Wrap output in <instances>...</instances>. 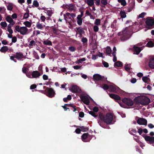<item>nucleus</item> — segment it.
Instances as JSON below:
<instances>
[{"instance_id": "obj_1", "label": "nucleus", "mask_w": 154, "mask_h": 154, "mask_svg": "<svg viewBox=\"0 0 154 154\" xmlns=\"http://www.w3.org/2000/svg\"><path fill=\"white\" fill-rule=\"evenodd\" d=\"M112 119L113 116L111 114H107L105 116L103 113L100 112L99 113L98 119H97V121L99 125L101 127H103L105 123L110 124Z\"/></svg>"}, {"instance_id": "obj_2", "label": "nucleus", "mask_w": 154, "mask_h": 154, "mask_svg": "<svg viewBox=\"0 0 154 154\" xmlns=\"http://www.w3.org/2000/svg\"><path fill=\"white\" fill-rule=\"evenodd\" d=\"M134 100H136L137 102L143 105H148L150 102V99L146 97H136Z\"/></svg>"}, {"instance_id": "obj_3", "label": "nucleus", "mask_w": 154, "mask_h": 154, "mask_svg": "<svg viewBox=\"0 0 154 154\" xmlns=\"http://www.w3.org/2000/svg\"><path fill=\"white\" fill-rule=\"evenodd\" d=\"M15 29L23 35H26L28 31V29L26 27H20L19 25L16 26L15 28Z\"/></svg>"}, {"instance_id": "obj_4", "label": "nucleus", "mask_w": 154, "mask_h": 154, "mask_svg": "<svg viewBox=\"0 0 154 154\" xmlns=\"http://www.w3.org/2000/svg\"><path fill=\"white\" fill-rule=\"evenodd\" d=\"M145 23L148 29H151L154 28V19L152 17H148L146 18Z\"/></svg>"}, {"instance_id": "obj_5", "label": "nucleus", "mask_w": 154, "mask_h": 154, "mask_svg": "<svg viewBox=\"0 0 154 154\" xmlns=\"http://www.w3.org/2000/svg\"><path fill=\"white\" fill-rule=\"evenodd\" d=\"M118 35L119 36H121L120 39L122 41H124L128 38V33L126 29L123 30L122 32H119Z\"/></svg>"}, {"instance_id": "obj_6", "label": "nucleus", "mask_w": 154, "mask_h": 154, "mask_svg": "<svg viewBox=\"0 0 154 154\" xmlns=\"http://www.w3.org/2000/svg\"><path fill=\"white\" fill-rule=\"evenodd\" d=\"M45 88H46L45 90L46 95L50 98L54 97L55 94V93L54 89L51 88H49L45 86H44V89Z\"/></svg>"}, {"instance_id": "obj_7", "label": "nucleus", "mask_w": 154, "mask_h": 154, "mask_svg": "<svg viewBox=\"0 0 154 154\" xmlns=\"http://www.w3.org/2000/svg\"><path fill=\"white\" fill-rule=\"evenodd\" d=\"M82 140L84 142H89L92 137L88 133L84 134L81 136Z\"/></svg>"}, {"instance_id": "obj_8", "label": "nucleus", "mask_w": 154, "mask_h": 154, "mask_svg": "<svg viewBox=\"0 0 154 154\" xmlns=\"http://www.w3.org/2000/svg\"><path fill=\"white\" fill-rule=\"evenodd\" d=\"M122 102L128 106H132L134 104L133 100L129 98H125L122 100Z\"/></svg>"}, {"instance_id": "obj_9", "label": "nucleus", "mask_w": 154, "mask_h": 154, "mask_svg": "<svg viewBox=\"0 0 154 154\" xmlns=\"http://www.w3.org/2000/svg\"><path fill=\"white\" fill-rule=\"evenodd\" d=\"M15 58L18 60H21L23 58H25L26 57L24 56L22 52H17L15 54Z\"/></svg>"}, {"instance_id": "obj_10", "label": "nucleus", "mask_w": 154, "mask_h": 154, "mask_svg": "<svg viewBox=\"0 0 154 154\" xmlns=\"http://www.w3.org/2000/svg\"><path fill=\"white\" fill-rule=\"evenodd\" d=\"M80 98L81 100L84 103L88 105L89 104L90 101L88 97L85 96L81 95Z\"/></svg>"}, {"instance_id": "obj_11", "label": "nucleus", "mask_w": 154, "mask_h": 154, "mask_svg": "<svg viewBox=\"0 0 154 154\" xmlns=\"http://www.w3.org/2000/svg\"><path fill=\"white\" fill-rule=\"evenodd\" d=\"M137 123L140 125H146L147 124V121L145 119L141 118H139L137 121Z\"/></svg>"}, {"instance_id": "obj_12", "label": "nucleus", "mask_w": 154, "mask_h": 154, "mask_svg": "<svg viewBox=\"0 0 154 154\" xmlns=\"http://www.w3.org/2000/svg\"><path fill=\"white\" fill-rule=\"evenodd\" d=\"M93 78L94 80L96 81H104L105 80V78L104 76H102L98 74H95L93 76Z\"/></svg>"}, {"instance_id": "obj_13", "label": "nucleus", "mask_w": 154, "mask_h": 154, "mask_svg": "<svg viewBox=\"0 0 154 154\" xmlns=\"http://www.w3.org/2000/svg\"><path fill=\"white\" fill-rule=\"evenodd\" d=\"M71 91L73 93H80L81 90L78 86L75 85H73L71 88Z\"/></svg>"}, {"instance_id": "obj_14", "label": "nucleus", "mask_w": 154, "mask_h": 154, "mask_svg": "<svg viewBox=\"0 0 154 154\" xmlns=\"http://www.w3.org/2000/svg\"><path fill=\"white\" fill-rule=\"evenodd\" d=\"M145 140L148 142L150 144H154V137H150L149 136H146L144 137Z\"/></svg>"}, {"instance_id": "obj_15", "label": "nucleus", "mask_w": 154, "mask_h": 154, "mask_svg": "<svg viewBox=\"0 0 154 154\" xmlns=\"http://www.w3.org/2000/svg\"><path fill=\"white\" fill-rule=\"evenodd\" d=\"M41 75L40 72L38 71H34L31 74L32 78H38Z\"/></svg>"}, {"instance_id": "obj_16", "label": "nucleus", "mask_w": 154, "mask_h": 154, "mask_svg": "<svg viewBox=\"0 0 154 154\" xmlns=\"http://www.w3.org/2000/svg\"><path fill=\"white\" fill-rule=\"evenodd\" d=\"M65 7L69 9V10L72 11L75 10V6L72 3L69 4L65 5Z\"/></svg>"}, {"instance_id": "obj_17", "label": "nucleus", "mask_w": 154, "mask_h": 154, "mask_svg": "<svg viewBox=\"0 0 154 154\" xmlns=\"http://www.w3.org/2000/svg\"><path fill=\"white\" fill-rule=\"evenodd\" d=\"M149 66L150 68L154 69V57H152L150 58Z\"/></svg>"}, {"instance_id": "obj_18", "label": "nucleus", "mask_w": 154, "mask_h": 154, "mask_svg": "<svg viewBox=\"0 0 154 154\" xmlns=\"http://www.w3.org/2000/svg\"><path fill=\"white\" fill-rule=\"evenodd\" d=\"M110 97L115 100H121L120 97L116 94H109Z\"/></svg>"}, {"instance_id": "obj_19", "label": "nucleus", "mask_w": 154, "mask_h": 154, "mask_svg": "<svg viewBox=\"0 0 154 154\" xmlns=\"http://www.w3.org/2000/svg\"><path fill=\"white\" fill-rule=\"evenodd\" d=\"M133 48L134 52H136V53H134V54L137 55L141 51L140 48L138 47H137L135 46Z\"/></svg>"}, {"instance_id": "obj_20", "label": "nucleus", "mask_w": 154, "mask_h": 154, "mask_svg": "<svg viewBox=\"0 0 154 154\" xmlns=\"http://www.w3.org/2000/svg\"><path fill=\"white\" fill-rule=\"evenodd\" d=\"M76 29L77 30V31H76V37L77 34L79 33H84L85 32L83 30V29L82 28H81V27H76Z\"/></svg>"}, {"instance_id": "obj_21", "label": "nucleus", "mask_w": 154, "mask_h": 154, "mask_svg": "<svg viewBox=\"0 0 154 154\" xmlns=\"http://www.w3.org/2000/svg\"><path fill=\"white\" fill-rule=\"evenodd\" d=\"M85 2L91 7L94 4V0H87V1L85 0Z\"/></svg>"}, {"instance_id": "obj_22", "label": "nucleus", "mask_w": 154, "mask_h": 154, "mask_svg": "<svg viewBox=\"0 0 154 154\" xmlns=\"http://www.w3.org/2000/svg\"><path fill=\"white\" fill-rule=\"evenodd\" d=\"M8 48L7 46H3V47L1 48L0 49V51L2 53H5L8 51Z\"/></svg>"}, {"instance_id": "obj_23", "label": "nucleus", "mask_w": 154, "mask_h": 154, "mask_svg": "<svg viewBox=\"0 0 154 154\" xmlns=\"http://www.w3.org/2000/svg\"><path fill=\"white\" fill-rule=\"evenodd\" d=\"M143 81L145 83L149 84L150 80L149 78L147 76H143L142 78Z\"/></svg>"}, {"instance_id": "obj_24", "label": "nucleus", "mask_w": 154, "mask_h": 154, "mask_svg": "<svg viewBox=\"0 0 154 154\" xmlns=\"http://www.w3.org/2000/svg\"><path fill=\"white\" fill-rule=\"evenodd\" d=\"M75 127H76L75 125L74 126ZM77 127L78 128H79L81 130V131L83 132H85L86 131H88V128L87 127H85L84 126H77Z\"/></svg>"}, {"instance_id": "obj_25", "label": "nucleus", "mask_w": 154, "mask_h": 154, "mask_svg": "<svg viewBox=\"0 0 154 154\" xmlns=\"http://www.w3.org/2000/svg\"><path fill=\"white\" fill-rule=\"evenodd\" d=\"M121 18H124L126 17V13L124 11H121L120 12Z\"/></svg>"}, {"instance_id": "obj_26", "label": "nucleus", "mask_w": 154, "mask_h": 154, "mask_svg": "<svg viewBox=\"0 0 154 154\" xmlns=\"http://www.w3.org/2000/svg\"><path fill=\"white\" fill-rule=\"evenodd\" d=\"M114 66H115L122 67L123 66V64L121 62L118 61L115 63Z\"/></svg>"}, {"instance_id": "obj_27", "label": "nucleus", "mask_w": 154, "mask_h": 154, "mask_svg": "<svg viewBox=\"0 0 154 154\" xmlns=\"http://www.w3.org/2000/svg\"><path fill=\"white\" fill-rule=\"evenodd\" d=\"M36 26L38 29H44L43 26L39 22L37 23Z\"/></svg>"}, {"instance_id": "obj_28", "label": "nucleus", "mask_w": 154, "mask_h": 154, "mask_svg": "<svg viewBox=\"0 0 154 154\" xmlns=\"http://www.w3.org/2000/svg\"><path fill=\"white\" fill-rule=\"evenodd\" d=\"M43 43L45 45H52V42L48 40L46 41H44L43 42Z\"/></svg>"}, {"instance_id": "obj_29", "label": "nucleus", "mask_w": 154, "mask_h": 154, "mask_svg": "<svg viewBox=\"0 0 154 154\" xmlns=\"http://www.w3.org/2000/svg\"><path fill=\"white\" fill-rule=\"evenodd\" d=\"M101 3L103 5H100L102 7H105V6L106 5L108 4L107 0H101Z\"/></svg>"}, {"instance_id": "obj_30", "label": "nucleus", "mask_w": 154, "mask_h": 154, "mask_svg": "<svg viewBox=\"0 0 154 154\" xmlns=\"http://www.w3.org/2000/svg\"><path fill=\"white\" fill-rule=\"evenodd\" d=\"M35 45L36 44L35 41L32 40L29 42L28 46L29 48H32L33 46H35Z\"/></svg>"}, {"instance_id": "obj_31", "label": "nucleus", "mask_w": 154, "mask_h": 154, "mask_svg": "<svg viewBox=\"0 0 154 154\" xmlns=\"http://www.w3.org/2000/svg\"><path fill=\"white\" fill-rule=\"evenodd\" d=\"M146 46L148 47H152L154 46V43L152 41H150L147 43Z\"/></svg>"}, {"instance_id": "obj_32", "label": "nucleus", "mask_w": 154, "mask_h": 154, "mask_svg": "<svg viewBox=\"0 0 154 154\" xmlns=\"http://www.w3.org/2000/svg\"><path fill=\"white\" fill-rule=\"evenodd\" d=\"M23 24L28 28H30L31 26V23L29 21H26L23 22Z\"/></svg>"}, {"instance_id": "obj_33", "label": "nucleus", "mask_w": 154, "mask_h": 154, "mask_svg": "<svg viewBox=\"0 0 154 154\" xmlns=\"http://www.w3.org/2000/svg\"><path fill=\"white\" fill-rule=\"evenodd\" d=\"M88 112L89 114L91 115H92L93 117L96 118L97 117L98 118L99 116H98L97 114L95 113V112L92 111H88Z\"/></svg>"}, {"instance_id": "obj_34", "label": "nucleus", "mask_w": 154, "mask_h": 154, "mask_svg": "<svg viewBox=\"0 0 154 154\" xmlns=\"http://www.w3.org/2000/svg\"><path fill=\"white\" fill-rule=\"evenodd\" d=\"M5 19L6 21L9 23H10L11 22H13V20L12 19V18L9 15L7 16Z\"/></svg>"}, {"instance_id": "obj_35", "label": "nucleus", "mask_w": 154, "mask_h": 154, "mask_svg": "<svg viewBox=\"0 0 154 154\" xmlns=\"http://www.w3.org/2000/svg\"><path fill=\"white\" fill-rule=\"evenodd\" d=\"M118 1L123 6H125L126 5V2L125 0H118Z\"/></svg>"}, {"instance_id": "obj_36", "label": "nucleus", "mask_w": 154, "mask_h": 154, "mask_svg": "<svg viewBox=\"0 0 154 154\" xmlns=\"http://www.w3.org/2000/svg\"><path fill=\"white\" fill-rule=\"evenodd\" d=\"M109 89L112 91H116V87L113 85H110L109 87Z\"/></svg>"}, {"instance_id": "obj_37", "label": "nucleus", "mask_w": 154, "mask_h": 154, "mask_svg": "<svg viewBox=\"0 0 154 154\" xmlns=\"http://www.w3.org/2000/svg\"><path fill=\"white\" fill-rule=\"evenodd\" d=\"M106 52L107 54H110L111 52V50L109 47H107L106 50Z\"/></svg>"}, {"instance_id": "obj_38", "label": "nucleus", "mask_w": 154, "mask_h": 154, "mask_svg": "<svg viewBox=\"0 0 154 154\" xmlns=\"http://www.w3.org/2000/svg\"><path fill=\"white\" fill-rule=\"evenodd\" d=\"M102 88L104 90H106L109 89V87L107 84H103Z\"/></svg>"}, {"instance_id": "obj_39", "label": "nucleus", "mask_w": 154, "mask_h": 154, "mask_svg": "<svg viewBox=\"0 0 154 154\" xmlns=\"http://www.w3.org/2000/svg\"><path fill=\"white\" fill-rule=\"evenodd\" d=\"M33 4L35 7H38L39 6V3L37 0H34L33 2Z\"/></svg>"}, {"instance_id": "obj_40", "label": "nucleus", "mask_w": 154, "mask_h": 154, "mask_svg": "<svg viewBox=\"0 0 154 154\" xmlns=\"http://www.w3.org/2000/svg\"><path fill=\"white\" fill-rule=\"evenodd\" d=\"M100 19H97L95 20V24L97 26L100 25Z\"/></svg>"}, {"instance_id": "obj_41", "label": "nucleus", "mask_w": 154, "mask_h": 154, "mask_svg": "<svg viewBox=\"0 0 154 154\" xmlns=\"http://www.w3.org/2000/svg\"><path fill=\"white\" fill-rule=\"evenodd\" d=\"M137 132V131L136 129H133L131 130L130 131H129L130 133L133 135H135V134H134L133 133L136 134Z\"/></svg>"}, {"instance_id": "obj_42", "label": "nucleus", "mask_w": 154, "mask_h": 154, "mask_svg": "<svg viewBox=\"0 0 154 154\" xmlns=\"http://www.w3.org/2000/svg\"><path fill=\"white\" fill-rule=\"evenodd\" d=\"M69 50L73 52L76 50V48L74 47L71 46L69 47Z\"/></svg>"}, {"instance_id": "obj_43", "label": "nucleus", "mask_w": 154, "mask_h": 154, "mask_svg": "<svg viewBox=\"0 0 154 154\" xmlns=\"http://www.w3.org/2000/svg\"><path fill=\"white\" fill-rule=\"evenodd\" d=\"M0 25L2 27H5L7 26V23L5 21L1 22Z\"/></svg>"}, {"instance_id": "obj_44", "label": "nucleus", "mask_w": 154, "mask_h": 154, "mask_svg": "<svg viewBox=\"0 0 154 154\" xmlns=\"http://www.w3.org/2000/svg\"><path fill=\"white\" fill-rule=\"evenodd\" d=\"M77 23L79 25L81 26L82 25V19H77Z\"/></svg>"}, {"instance_id": "obj_45", "label": "nucleus", "mask_w": 154, "mask_h": 154, "mask_svg": "<svg viewBox=\"0 0 154 154\" xmlns=\"http://www.w3.org/2000/svg\"><path fill=\"white\" fill-rule=\"evenodd\" d=\"M29 11H28V13L26 12L24 14L23 16V18L24 19H27L28 18L29 16Z\"/></svg>"}, {"instance_id": "obj_46", "label": "nucleus", "mask_w": 154, "mask_h": 154, "mask_svg": "<svg viewBox=\"0 0 154 154\" xmlns=\"http://www.w3.org/2000/svg\"><path fill=\"white\" fill-rule=\"evenodd\" d=\"M7 9L9 11H11L13 9V6L11 4H9L7 6Z\"/></svg>"}, {"instance_id": "obj_47", "label": "nucleus", "mask_w": 154, "mask_h": 154, "mask_svg": "<svg viewBox=\"0 0 154 154\" xmlns=\"http://www.w3.org/2000/svg\"><path fill=\"white\" fill-rule=\"evenodd\" d=\"M128 64H126L124 66V68L125 70L127 71H129L130 69V68L129 67H128Z\"/></svg>"}, {"instance_id": "obj_48", "label": "nucleus", "mask_w": 154, "mask_h": 154, "mask_svg": "<svg viewBox=\"0 0 154 154\" xmlns=\"http://www.w3.org/2000/svg\"><path fill=\"white\" fill-rule=\"evenodd\" d=\"M103 64L104 66L105 67H108L109 66L108 63L106 62L103 61Z\"/></svg>"}, {"instance_id": "obj_49", "label": "nucleus", "mask_w": 154, "mask_h": 154, "mask_svg": "<svg viewBox=\"0 0 154 154\" xmlns=\"http://www.w3.org/2000/svg\"><path fill=\"white\" fill-rule=\"evenodd\" d=\"M133 6H130L129 7L127 8V10L126 11L127 12H129L131 11L133 9Z\"/></svg>"}, {"instance_id": "obj_50", "label": "nucleus", "mask_w": 154, "mask_h": 154, "mask_svg": "<svg viewBox=\"0 0 154 154\" xmlns=\"http://www.w3.org/2000/svg\"><path fill=\"white\" fill-rule=\"evenodd\" d=\"M14 58H15L14 54V56H10V59L11 60L14 61L15 62H16L17 61L16 60L14 59Z\"/></svg>"}, {"instance_id": "obj_51", "label": "nucleus", "mask_w": 154, "mask_h": 154, "mask_svg": "<svg viewBox=\"0 0 154 154\" xmlns=\"http://www.w3.org/2000/svg\"><path fill=\"white\" fill-rule=\"evenodd\" d=\"M146 13L145 12H142L139 15V17L140 18H143L146 14Z\"/></svg>"}, {"instance_id": "obj_52", "label": "nucleus", "mask_w": 154, "mask_h": 154, "mask_svg": "<svg viewBox=\"0 0 154 154\" xmlns=\"http://www.w3.org/2000/svg\"><path fill=\"white\" fill-rule=\"evenodd\" d=\"M82 41L83 43H86L87 42L88 39L86 38L83 37L82 39Z\"/></svg>"}, {"instance_id": "obj_53", "label": "nucleus", "mask_w": 154, "mask_h": 154, "mask_svg": "<svg viewBox=\"0 0 154 154\" xmlns=\"http://www.w3.org/2000/svg\"><path fill=\"white\" fill-rule=\"evenodd\" d=\"M93 111H94V112H97L99 110L97 106H94L93 109Z\"/></svg>"}, {"instance_id": "obj_54", "label": "nucleus", "mask_w": 154, "mask_h": 154, "mask_svg": "<svg viewBox=\"0 0 154 154\" xmlns=\"http://www.w3.org/2000/svg\"><path fill=\"white\" fill-rule=\"evenodd\" d=\"M99 30V28L97 26H95L94 27V30L95 32H97Z\"/></svg>"}, {"instance_id": "obj_55", "label": "nucleus", "mask_w": 154, "mask_h": 154, "mask_svg": "<svg viewBox=\"0 0 154 154\" xmlns=\"http://www.w3.org/2000/svg\"><path fill=\"white\" fill-rule=\"evenodd\" d=\"M17 41V38L16 36L13 37L12 39V42L13 43L16 42Z\"/></svg>"}, {"instance_id": "obj_56", "label": "nucleus", "mask_w": 154, "mask_h": 154, "mask_svg": "<svg viewBox=\"0 0 154 154\" xmlns=\"http://www.w3.org/2000/svg\"><path fill=\"white\" fill-rule=\"evenodd\" d=\"M47 13L48 14V15L49 16L51 17L52 14V11L51 10H48L47 11Z\"/></svg>"}, {"instance_id": "obj_57", "label": "nucleus", "mask_w": 154, "mask_h": 154, "mask_svg": "<svg viewBox=\"0 0 154 154\" xmlns=\"http://www.w3.org/2000/svg\"><path fill=\"white\" fill-rule=\"evenodd\" d=\"M79 116L81 118H83L84 116V113L83 112H79Z\"/></svg>"}, {"instance_id": "obj_58", "label": "nucleus", "mask_w": 154, "mask_h": 154, "mask_svg": "<svg viewBox=\"0 0 154 154\" xmlns=\"http://www.w3.org/2000/svg\"><path fill=\"white\" fill-rule=\"evenodd\" d=\"M27 69L26 67H23L22 68V72L23 73H26V72H27Z\"/></svg>"}, {"instance_id": "obj_59", "label": "nucleus", "mask_w": 154, "mask_h": 154, "mask_svg": "<svg viewBox=\"0 0 154 154\" xmlns=\"http://www.w3.org/2000/svg\"><path fill=\"white\" fill-rule=\"evenodd\" d=\"M37 85L35 84H33L31 85L30 86V89H33L35 88H36Z\"/></svg>"}, {"instance_id": "obj_60", "label": "nucleus", "mask_w": 154, "mask_h": 154, "mask_svg": "<svg viewBox=\"0 0 154 154\" xmlns=\"http://www.w3.org/2000/svg\"><path fill=\"white\" fill-rule=\"evenodd\" d=\"M81 130L80 128H77L75 130V132L77 134H79L81 133Z\"/></svg>"}, {"instance_id": "obj_61", "label": "nucleus", "mask_w": 154, "mask_h": 154, "mask_svg": "<svg viewBox=\"0 0 154 154\" xmlns=\"http://www.w3.org/2000/svg\"><path fill=\"white\" fill-rule=\"evenodd\" d=\"M11 17L13 19H15L17 18V15L16 13H14L11 15Z\"/></svg>"}, {"instance_id": "obj_62", "label": "nucleus", "mask_w": 154, "mask_h": 154, "mask_svg": "<svg viewBox=\"0 0 154 154\" xmlns=\"http://www.w3.org/2000/svg\"><path fill=\"white\" fill-rule=\"evenodd\" d=\"M42 77L43 79L45 80H47L48 78V76L45 75H43Z\"/></svg>"}, {"instance_id": "obj_63", "label": "nucleus", "mask_w": 154, "mask_h": 154, "mask_svg": "<svg viewBox=\"0 0 154 154\" xmlns=\"http://www.w3.org/2000/svg\"><path fill=\"white\" fill-rule=\"evenodd\" d=\"M2 43L4 45H6L8 44V42L6 40H3L2 41Z\"/></svg>"}, {"instance_id": "obj_64", "label": "nucleus", "mask_w": 154, "mask_h": 154, "mask_svg": "<svg viewBox=\"0 0 154 154\" xmlns=\"http://www.w3.org/2000/svg\"><path fill=\"white\" fill-rule=\"evenodd\" d=\"M137 81V79H136L134 78H133L131 81V83H135Z\"/></svg>"}]
</instances>
